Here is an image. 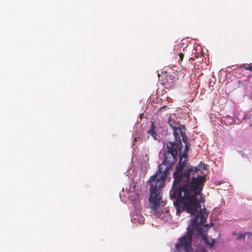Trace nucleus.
Segmentation results:
<instances>
[{
	"label": "nucleus",
	"instance_id": "14",
	"mask_svg": "<svg viewBox=\"0 0 252 252\" xmlns=\"http://www.w3.org/2000/svg\"><path fill=\"white\" fill-rule=\"evenodd\" d=\"M151 126H154V124H153V123H152V124Z\"/></svg>",
	"mask_w": 252,
	"mask_h": 252
},
{
	"label": "nucleus",
	"instance_id": "8",
	"mask_svg": "<svg viewBox=\"0 0 252 252\" xmlns=\"http://www.w3.org/2000/svg\"><path fill=\"white\" fill-rule=\"evenodd\" d=\"M156 127H151L150 129L148 131V133L150 134L155 140H158V134L157 132L155 131V128Z\"/></svg>",
	"mask_w": 252,
	"mask_h": 252
},
{
	"label": "nucleus",
	"instance_id": "11",
	"mask_svg": "<svg viewBox=\"0 0 252 252\" xmlns=\"http://www.w3.org/2000/svg\"><path fill=\"white\" fill-rule=\"evenodd\" d=\"M206 250H205V249L202 247H198L197 249V252H206Z\"/></svg>",
	"mask_w": 252,
	"mask_h": 252
},
{
	"label": "nucleus",
	"instance_id": "4",
	"mask_svg": "<svg viewBox=\"0 0 252 252\" xmlns=\"http://www.w3.org/2000/svg\"><path fill=\"white\" fill-rule=\"evenodd\" d=\"M170 196L171 199L176 198V200L174 202V205L176 208V214L177 215L180 216L182 210L186 211L188 214L193 215V219L194 217L197 216L201 212H206L205 209L202 210L199 206L197 205L196 208H191V210H189L187 207L185 206V197L181 195V192H177L176 188L174 186L170 191Z\"/></svg>",
	"mask_w": 252,
	"mask_h": 252
},
{
	"label": "nucleus",
	"instance_id": "5",
	"mask_svg": "<svg viewBox=\"0 0 252 252\" xmlns=\"http://www.w3.org/2000/svg\"><path fill=\"white\" fill-rule=\"evenodd\" d=\"M201 163V165L199 164V167H192L191 166H189V167L188 166L187 168L183 173L182 172L178 175V177L176 176L174 177V182L173 185H174L175 182H177V183L184 182L187 183L189 181L190 176L191 174L194 175L195 173L200 171V168H202L204 170L206 169V166L204 164L202 163Z\"/></svg>",
	"mask_w": 252,
	"mask_h": 252
},
{
	"label": "nucleus",
	"instance_id": "9",
	"mask_svg": "<svg viewBox=\"0 0 252 252\" xmlns=\"http://www.w3.org/2000/svg\"><path fill=\"white\" fill-rule=\"evenodd\" d=\"M252 233L250 232H246L244 234L243 233H241L238 237H237V239H241L243 238L244 240H245L246 236L249 237L251 235Z\"/></svg>",
	"mask_w": 252,
	"mask_h": 252
},
{
	"label": "nucleus",
	"instance_id": "2",
	"mask_svg": "<svg viewBox=\"0 0 252 252\" xmlns=\"http://www.w3.org/2000/svg\"><path fill=\"white\" fill-rule=\"evenodd\" d=\"M209 213L205 212H201L197 216L191 220V224L188 227V232L184 236L178 239L175 245L174 252H192L193 251L191 242L192 236L194 232L200 235L202 239L204 241L205 245L209 248H212L216 243L215 239L210 241L207 238L206 233L203 232L201 225H207V219Z\"/></svg>",
	"mask_w": 252,
	"mask_h": 252
},
{
	"label": "nucleus",
	"instance_id": "3",
	"mask_svg": "<svg viewBox=\"0 0 252 252\" xmlns=\"http://www.w3.org/2000/svg\"><path fill=\"white\" fill-rule=\"evenodd\" d=\"M206 181L205 175L193 176L191 180L179 188H176L177 192L185 197V206L189 210L196 208L197 205L201 207V203L205 201L202 191Z\"/></svg>",
	"mask_w": 252,
	"mask_h": 252
},
{
	"label": "nucleus",
	"instance_id": "6",
	"mask_svg": "<svg viewBox=\"0 0 252 252\" xmlns=\"http://www.w3.org/2000/svg\"><path fill=\"white\" fill-rule=\"evenodd\" d=\"M183 159L182 157H180L179 163L176 167V171L174 173V177L176 176L178 177V175L182 172L186 166V162L187 159H184L183 160Z\"/></svg>",
	"mask_w": 252,
	"mask_h": 252
},
{
	"label": "nucleus",
	"instance_id": "13",
	"mask_svg": "<svg viewBox=\"0 0 252 252\" xmlns=\"http://www.w3.org/2000/svg\"><path fill=\"white\" fill-rule=\"evenodd\" d=\"M166 108V106H164L161 107L160 108V109L161 111H164L165 109Z\"/></svg>",
	"mask_w": 252,
	"mask_h": 252
},
{
	"label": "nucleus",
	"instance_id": "7",
	"mask_svg": "<svg viewBox=\"0 0 252 252\" xmlns=\"http://www.w3.org/2000/svg\"><path fill=\"white\" fill-rule=\"evenodd\" d=\"M168 123L169 126H175L179 124V121L176 114H173L168 117Z\"/></svg>",
	"mask_w": 252,
	"mask_h": 252
},
{
	"label": "nucleus",
	"instance_id": "12",
	"mask_svg": "<svg viewBox=\"0 0 252 252\" xmlns=\"http://www.w3.org/2000/svg\"><path fill=\"white\" fill-rule=\"evenodd\" d=\"M179 56L180 58V61H183L184 57V54L182 53H180L179 54Z\"/></svg>",
	"mask_w": 252,
	"mask_h": 252
},
{
	"label": "nucleus",
	"instance_id": "1",
	"mask_svg": "<svg viewBox=\"0 0 252 252\" xmlns=\"http://www.w3.org/2000/svg\"><path fill=\"white\" fill-rule=\"evenodd\" d=\"M175 141L169 142L167 144V151L164 153V160L158 166V170L156 173L151 176L148 181L150 183V197L149 200L154 204V208L156 209L159 205L161 197L159 196L161 189L164 187L165 179L167 177V169L163 170L162 165L172 164L177 160V156L179 152L181 154L183 147L180 135L182 140L185 144V149L180 157L187 159V152L189 149V143L185 132L183 131L186 127H172Z\"/></svg>",
	"mask_w": 252,
	"mask_h": 252
},
{
	"label": "nucleus",
	"instance_id": "10",
	"mask_svg": "<svg viewBox=\"0 0 252 252\" xmlns=\"http://www.w3.org/2000/svg\"><path fill=\"white\" fill-rule=\"evenodd\" d=\"M241 68H244L246 70H250L252 72V64L250 63L248 65L246 66L243 64L241 65Z\"/></svg>",
	"mask_w": 252,
	"mask_h": 252
}]
</instances>
